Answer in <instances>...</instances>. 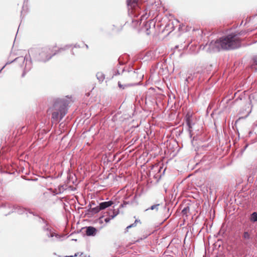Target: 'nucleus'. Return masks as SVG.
Wrapping results in <instances>:
<instances>
[{
	"label": "nucleus",
	"instance_id": "f257e3e1",
	"mask_svg": "<svg viewBox=\"0 0 257 257\" xmlns=\"http://www.w3.org/2000/svg\"><path fill=\"white\" fill-rule=\"evenodd\" d=\"M240 33H235L220 37L216 41H212L208 45L207 51L209 52H218L220 50H229L238 48L241 46L239 36Z\"/></svg>",
	"mask_w": 257,
	"mask_h": 257
},
{
	"label": "nucleus",
	"instance_id": "f03ea898",
	"mask_svg": "<svg viewBox=\"0 0 257 257\" xmlns=\"http://www.w3.org/2000/svg\"><path fill=\"white\" fill-rule=\"evenodd\" d=\"M70 100L67 97L57 98L54 99L52 107V118L56 122L60 121L67 113Z\"/></svg>",
	"mask_w": 257,
	"mask_h": 257
},
{
	"label": "nucleus",
	"instance_id": "7ed1b4c3",
	"mask_svg": "<svg viewBox=\"0 0 257 257\" xmlns=\"http://www.w3.org/2000/svg\"><path fill=\"white\" fill-rule=\"evenodd\" d=\"M56 54V52L53 53L52 49L49 47H45L41 49H31L29 50L28 57L32 55L37 61L46 62L51 59ZM29 60H31L28 58Z\"/></svg>",
	"mask_w": 257,
	"mask_h": 257
},
{
	"label": "nucleus",
	"instance_id": "20e7f679",
	"mask_svg": "<svg viewBox=\"0 0 257 257\" xmlns=\"http://www.w3.org/2000/svg\"><path fill=\"white\" fill-rule=\"evenodd\" d=\"M14 62H19L20 63H24L25 62V67L24 70L23 71V72L22 74V77H24L25 76L27 72L29 71L32 68L31 60L28 59V57L27 56V55H26L25 57H24L23 56L18 57L15 58L14 60H13L12 61L8 62L6 63L5 66L7 65L10 64Z\"/></svg>",
	"mask_w": 257,
	"mask_h": 257
},
{
	"label": "nucleus",
	"instance_id": "39448f33",
	"mask_svg": "<svg viewBox=\"0 0 257 257\" xmlns=\"http://www.w3.org/2000/svg\"><path fill=\"white\" fill-rule=\"evenodd\" d=\"M0 207L3 208H8L10 209V211L8 213L6 214V215L10 214L11 213L14 212H16L19 214H22L24 213H26V214H28V210L27 209L18 205L12 206L9 203H4L1 205Z\"/></svg>",
	"mask_w": 257,
	"mask_h": 257
},
{
	"label": "nucleus",
	"instance_id": "423d86ee",
	"mask_svg": "<svg viewBox=\"0 0 257 257\" xmlns=\"http://www.w3.org/2000/svg\"><path fill=\"white\" fill-rule=\"evenodd\" d=\"M243 245L246 247H250L252 244L253 237L251 231H244L242 235Z\"/></svg>",
	"mask_w": 257,
	"mask_h": 257
},
{
	"label": "nucleus",
	"instance_id": "0eeeda50",
	"mask_svg": "<svg viewBox=\"0 0 257 257\" xmlns=\"http://www.w3.org/2000/svg\"><path fill=\"white\" fill-rule=\"evenodd\" d=\"M193 112H188L186 116V123L188 127V131L189 133V136L191 138L192 137V128L193 125Z\"/></svg>",
	"mask_w": 257,
	"mask_h": 257
},
{
	"label": "nucleus",
	"instance_id": "6e6552de",
	"mask_svg": "<svg viewBox=\"0 0 257 257\" xmlns=\"http://www.w3.org/2000/svg\"><path fill=\"white\" fill-rule=\"evenodd\" d=\"M119 209L115 211L114 209H110L108 211H106L104 213V215L99 217V222L102 223L103 221L102 220V218L104 216H108L111 219H113L117 214H119Z\"/></svg>",
	"mask_w": 257,
	"mask_h": 257
},
{
	"label": "nucleus",
	"instance_id": "1a4fd4ad",
	"mask_svg": "<svg viewBox=\"0 0 257 257\" xmlns=\"http://www.w3.org/2000/svg\"><path fill=\"white\" fill-rule=\"evenodd\" d=\"M85 234L89 236H95L97 231V229L95 227L92 226H86L85 227Z\"/></svg>",
	"mask_w": 257,
	"mask_h": 257
},
{
	"label": "nucleus",
	"instance_id": "9d476101",
	"mask_svg": "<svg viewBox=\"0 0 257 257\" xmlns=\"http://www.w3.org/2000/svg\"><path fill=\"white\" fill-rule=\"evenodd\" d=\"M113 204V202L111 200L108 201L102 202L99 203V209L100 210H103L105 208L111 206Z\"/></svg>",
	"mask_w": 257,
	"mask_h": 257
},
{
	"label": "nucleus",
	"instance_id": "9b49d317",
	"mask_svg": "<svg viewBox=\"0 0 257 257\" xmlns=\"http://www.w3.org/2000/svg\"><path fill=\"white\" fill-rule=\"evenodd\" d=\"M233 252L236 256L239 257L244 254L245 250L242 247L239 248L238 247H236L233 249Z\"/></svg>",
	"mask_w": 257,
	"mask_h": 257
},
{
	"label": "nucleus",
	"instance_id": "f8f14e48",
	"mask_svg": "<svg viewBox=\"0 0 257 257\" xmlns=\"http://www.w3.org/2000/svg\"><path fill=\"white\" fill-rule=\"evenodd\" d=\"M118 61L119 66L118 68H117L114 71L113 76L120 75L125 71V69L124 67L120 68V66L123 65V63L120 62L119 60H118Z\"/></svg>",
	"mask_w": 257,
	"mask_h": 257
},
{
	"label": "nucleus",
	"instance_id": "ddd939ff",
	"mask_svg": "<svg viewBox=\"0 0 257 257\" xmlns=\"http://www.w3.org/2000/svg\"><path fill=\"white\" fill-rule=\"evenodd\" d=\"M40 222L45 224V225L43 227V230L44 231H50L51 230H52L49 227L48 223L44 219L41 217H40Z\"/></svg>",
	"mask_w": 257,
	"mask_h": 257
},
{
	"label": "nucleus",
	"instance_id": "4468645a",
	"mask_svg": "<svg viewBox=\"0 0 257 257\" xmlns=\"http://www.w3.org/2000/svg\"><path fill=\"white\" fill-rule=\"evenodd\" d=\"M46 235L49 237L55 236L57 240H59L61 238V236L59 234L53 232L52 230L50 231H46Z\"/></svg>",
	"mask_w": 257,
	"mask_h": 257
},
{
	"label": "nucleus",
	"instance_id": "2eb2a0df",
	"mask_svg": "<svg viewBox=\"0 0 257 257\" xmlns=\"http://www.w3.org/2000/svg\"><path fill=\"white\" fill-rule=\"evenodd\" d=\"M194 32L195 33V35L197 36V41H198V40H201V39L202 38V34H203L202 31L201 30H199L198 29L196 30H195L194 29Z\"/></svg>",
	"mask_w": 257,
	"mask_h": 257
},
{
	"label": "nucleus",
	"instance_id": "dca6fc26",
	"mask_svg": "<svg viewBox=\"0 0 257 257\" xmlns=\"http://www.w3.org/2000/svg\"><path fill=\"white\" fill-rule=\"evenodd\" d=\"M96 76L98 81L100 82L103 81L105 78V75L101 72H98L96 73Z\"/></svg>",
	"mask_w": 257,
	"mask_h": 257
},
{
	"label": "nucleus",
	"instance_id": "f3484780",
	"mask_svg": "<svg viewBox=\"0 0 257 257\" xmlns=\"http://www.w3.org/2000/svg\"><path fill=\"white\" fill-rule=\"evenodd\" d=\"M127 4L132 8H135L138 6V0H126Z\"/></svg>",
	"mask_w": 257,
	"mask_h": 257
},
{
	"label": "nucleus",
	"instance_id": "a211bd4d",
	"mask_svg": "<svg viewBox=\"0 0 257 257\" xmlns=\"http://www.w3.org/2000/svg\"><path fill=\"white\" fill-rule=\"evenodd\" d=\"M100 210V209H99V205H98L95 207L90 208L89 210H88V212H90L91 214L92 215L98 213Z\"/></svg>",
	"mask_w": 257,
	"mask_h": 257
},
{
	"label": "nucleus",
	"instance_id": "6ab92c4d",
	"mask_svg": "<svg viewBox=\"0 0 257 257\" xmlns=\"http://www.w3.org/2000/svg\"><path fill=\"white\" fill-rule=\"evenodd\" d=\"M72 46L71 44H68L64 46L63 47L60 48L58 49L57 51H56L55 52H56V54L62 52V51H65L71 48Z\"/></svg>",
	"mask_w": 257,
	"mask_h": 257
},
{
	"label": "nucleus",
	"instance_id": "aec40b11",
	"mask_svg": "<svg viewBox=\"0 0 257 257\" xmlns=\"http://www.w3.org/2000/svg\"><path fill=\"white\" fill-rule=\"evenodd\" d=\"M250 221L255 222H257V212H254L252 213L250 215V217L249 218Z\"/></svg>",
	"mask_w": 257,
	"mask_h": 257
},
{
	"label": "nucleus",
	"instance_id": "412c9836",
	"mask_svg": "<svg viewBox=\"0 0 257 257\" xmlns=\"http://www.w3.org/2000/svg\"><path fill=\"white\" fill-rule=\"evenodd\" d=\"M65 189L63 185L58 186V188L56 189V194H59L62 193Z\"/></svg>",
	"mask_w": 257,
	"mask_h": 257
},
{
	"label": "nucleus",
	"instance_id": "4be33fe9",
	"mask_svg": "<svg viewBox=\"0 0 257 257\" xmlns=\"http://www.w3.org/2000/svg\"><path fill=\"white\" fill-rule=\"evenodd\" d=\"M160 204H155V205H153L152 206H151L148 209H146V211H147L149 209H151V210H156V211H157L159 209V207L160 206Z\"/></svg>",
	"mask_w": 257,
	"mask_h": 257
},
{
	"label": "nucleus",
	"instance_id": "5701e85b",
	"mask_svg": "<svg viewBox=\"0 0 257 257\" xmlns=\"http://www.w3.org/2000/svg\"><path fill=\"white\" fill-rule=\"evenodd\" d=\"M253 63L252 67L253 69L257 71V56H255L253 58Z\"/></svg>",
	"mask_w": 257,
	"mask_h": 257
},
{
	"label": "nucleus",
	"instance_id": "b1692460",
	"mask_svg": "<svg viewBox=\"0 0 257 257\" xmlns=\"http://www.w3.org/2000/svg\"><path fill=\"white\" fill-rule=\"evenodd\" d=\"M190 227V231H188L186 233V236H185V241H186L187 239V238H189L191 235H192V230H191V226L189 227Z\"/></svg>",
	"mask_w": 257,
	"mask_h": 257
},
{
	"label": "nucleus",
	"instance_id": "393cba45",
	"mask_svg": "<svg viewBox=\"0 0 257 257\" xmlns=\"http://www.w3.org/2000/svg\"><path fill=\"white\" fill-rule=\"evenodd\" d=\"M189 211V207L188 206H185L182 211V213L183 215L187 216V212Z\"/></svg>",
	"mask_w": 257,
	"mask_h": 257
},
{
	"label": "nucleus",
	"instance_id": "a878e982",
	"mask_svg": "<svg viewBox=\"0 0 257 257\" xmlns=\"http://www.w3.org/2000/svg\"><path fill=\"white\" fill-rule=\"evenodd\" d=\"M192 81L193 78L190 76H188L185 80V81L187 82L188 83H191Z\"/></svg>",
	"mask_w": 257,
	"mask_h": 257
},
{
	"label": "nucleus",
	"instance_id": "bb28decb",
	"mask_svg": "<svg viewBox=\"0 0 257 257\" xmlns=\"http://www.w3.org/2000/svg\"><path fill=\"white\" fill-rule=\"evenodd\" d=\"M140 222V220L136 219L134 223L131 224V225L132 226V227L136 226L137 225V222Z\"/></svg>",
	"mask_w": 257,
	"mask_h": 257
},
{
	"label": "nucleus",
	"instance_id": "cd10ccee",
	"mask_svg": "<svg viewBox=\"0 0 257 257\" xmlns=\"http://www.w3.org/2000/svg\"><path fill=\"white\" fill-rule=\"evenodd\" d=\"M140 222V220L136 219L134 223L131 224V225L132 226V227L136 226L137 225V222Z\"/></svg>",
	"mask_w": 257,
	"mask_h": 257
},
{
	"label": "nucleus",
	"instance_id": "c85d7f7f",
	"mask_svg": "<svg viewBox=\"0 0 257 257\" xmlns=\"http://www.w3.org/2000/svg\"><path fill=\"white\" fill-rule=\"evenodd\" d=\"M140 222V220L136 219L134 223L131 224V225L132 226V227L136 226L137 225V222Z\"/></svg>",
	"mask_w": 257,
	"mask_h": 257
},
{
	"label": "nucleus",
	"instance_id": "c756f323",
	"mask_svg": "<svg viewBox=\"0 0 257 257\" xmlns=\"http://www.w3.org/2000/svg\"><path fill=\"white\" fill-rule=\"evenodd\" d=\"M128 204V202H124L122 204H121L119 207H125L127 204Z\"/></svg>",
	"mask_w": 257,
	"mask_h": 257
},
{
	"label": "nucleus",
	"instance_id": "7c9ffc66",
	"mask_svg": "<svg viewBox=\"0 0 257 257\" xmlns=\"http://www.w3.org/2000/svg\"><path fill=\"white\" fill-rule=\"evenodd\" d=\"M82 254H83L82 252H80H80H77V253H75L74 256L76 257V256H77L78 255L81 256ZM69 257H73V255H71Z\"/></svg>",
	"mask_w": 257,
	"mask_h": 257
},
{
	"label": "nucleus",
	"instance_id": "2f4dec72",
	"mask_svg": "<svg viewBox=\"0 0 257 257\" xmlns=\"http://www.w3.org/2000/svg\"><path fill=\"white\" fill-rule=\"evenodd\" d=\"M112 219L111 218L109 217H106L105 219H104V221L106 222V223H108L110 220Z\"/></svg>",
	"mask_w": 257,
	"mask_h": 257
},
{
	"label": "nucleus",
	"instance_id": "473e14b6",
	"mask_svg": "<svg viewBox=\"0 0 257 257\" xmlns=\"http://www.w3.org/2000/svg\"><path fill=\"white\" fill-rule=\"evenodd\" d=\"M128 72L131 73V75H133L134 76H135V75H136V73H137L138 72H136V71H128Z\"/></svg>",
	"mask_w": 257,
	"mask_h": 257
},
{
	"label": "nucleus",
	"instance_id": "72a5a7b5",
	"mask_svg": "<svg viewBox=\"0 0 257 257\" xmlns=\"http://www.w3.org/2000/svg\"><path fill=\"white\" fill-rule=\"evenodd\" d=\"M118 85L119 87L120 88H122V89L124 88V87L122 85H121L119 82H118Z\"/></svg>",
	"mask_w": 257,
	"mask_h": 257
},
{
	"label": "nucleus",
	"instance_id": "f704fd0d",
	"mask_svg": "<svg viewBox=\"0 0 257 257\" xmlns=\"http://www.w3.org/2000/svg\"><path fill=\"white\" fill-rule=\"evenodd\" d=\"M116 120V116L115 115L112 116V120L113 121H115Z\"/></svg>",
	"mask_w": 257,
	"mask_h": 257
},
{
	"label": "nucleus",
	"instance_id": "c9c22d12",
	"mask_svg": "<svg viewBox=\"0 0 257 257\" xmlns=\"http://www.w3.org/2000/svg\"><path fill=\"white\" fill-rule=\"evenodd\" d=\"M146 17V15L144 14L142 15L141 17V21H142Z\"/></svg>",
	"mask_w": 257,
	"mask_h": 257
},
{
	"label": "nucleus",
	"instance_id": "e433bc0d",
	"mask_svg": "<svg viewBox=\"0 0 257 257\" xmlns=\"http://www.w3.org/2000/svg\"><path fill=\"white\" fill-rule=\"evenodd\" d=\"M192 188V186H189H189H188V188H187V189H188V190H190V191H191ZM191 192H192V191H191Z\"/></svg>",
	"mask_w": 257,
	"mask_h": 257
},
{
	"label": "nucleus",
	"instance_id": "4c0bfd02",
	"mask_svg": "<svg viewBox=\"0 0 257 257\" xmlns=\"http://www.w3.org/2000/svg\"><path fill=\"white\" fill-rule=\"evenodd\" d=\"M131 227H132V226H131V225H128V226H127L126 227V231H127V230H128V229H130V228H131Z\"/></svg>",
	"mask_w": 257,
	"mask_h": 257
},
{
	"label": "nucleus",
	"instance_id": "58836bf2",
	"mask_svg": "<svg viewBox=\"0 0 257 257\" xmlns=\"http://www.w3.org/2000/svg\"><path fill=\"white\" fill-rule=\"evenodd\" d=\"M131 227H132V226H131V225H128V226H127L126 227V231H127V230H128V229H130V228H131Z\"/></svg>",
	"mask_w": 257,
	"mask_h": 257
},
{
	"label": "nucleus",
	"instance_id": "ea45409f",
	"mask_svg": "<svg viewBox=\"0 0 257 257\" xmlns=\"http://www.w3.org/2000/svg\"><path fill=\"white\" fill-rule=\"evenodd\" d=\"M74 47H75V48H78V47H79V46L78 45H77V44H75L74 45Z\"/></svg>",
	"mask_w": 257,
	"mask_h": 257
},
{
	"label": "nucleus",
	"instance_id": "a19ab883",
	"mask_svg": "<svg viewBox=\"0 0 257 257\" xmlns=\"http://www.w3.org/2000/svg\"><path fill=\"white\" fill-rule=\"evenodd\" d=\"M195 190H197V189H196V188H195L194 187V192H193L194 195V194H195V193H196V191H195Z\"/></svg>",
	"mask_w": 257,
	"mask_h": 257
},
{
	"label": "nucleus",
	"instance_id": "79ce46f5",
	"mask_svg": "<svg viewBox=\"0 0 257 257\" xmlns=\"http://www.w3.org/2000/svg\"><path fill=\"white\" fill-rule=\"evenodd\" d=\"M53 194L54 195H56V189L54 190V191H53Z\"/></svg>",
	"mask_w": 257,
	"mask_h": 257
},
{
	"label": "nucleus",
	"instance_id": "37998d69",
	"mask_svg": "<svg viewBox=\"0 0 257 257\" xmlns=\"http://www.w3.org/2000/svg\"><path fill=\"white\" fill-rule=\"evenodd\" d=\"M28 212H29L30 214H32L33 215H34V214H33L32 212H30V211H28Z\"/></svg>",
	"mask_w": 257,
	"mask_h": 257
},
{
	"label": "nucleus",
	"instance_id": "c03bdc74",
	"mask_svg": "<svg viewBox=\"0 0 257 257\" xmlns=\"http://www.w3.org/2000/svg\"><path fill=\"white\" fill-rule=\"evenodd\" d=\"M190 142H191V143L192 144H193V139H191Z\"/></svg>",
	"mask_w": 257,
	"mask_h": 257
},
{
	"label": "nucleus",
	"instance_id": "a18cd8bd",
	"mask_svg": "<svg viewBox=\"0 0 257 257\" xmlns=\"http://www.w3.org/2000/svg\"><path fill=\"white\" fill-rule=\"evenodd\" d=\"M71 54H72V55H74V52H73V51H71Z\"/></svg>",
	"mask_w": 257,
	"mask_h": 257
},
{
	"label": "nucleus",
	"instance_id": "49530a36",
	"mask_svg": "<svg viewBox=\"0 0 257 257\" xmlns=\"http://www.w3.org/2000/svg\"><path fill=\"white\" fill-rule=\"evenodd\" d=\"M5 66H4L1 70H0V72H1V71L2 70V69L5 67Z\"/></svg>",
	"mask_w": 257,
	"mask_h": 257
},
{
	"label": "nucleus",
	"instance_id": "de8ad7c7",
	"mask_svg": "<svg viewBox=\"0 0 257 257\" xmlns=\"http://www.w3.org/2000/svg\"><path fill=\"white\" fill-rule=\"evenodd\" d=\"M85 46H86V47L87 48H88V45H87L85 44Z\"/></svg>",
	"mask_w": 257,
	"mask_h": 257
},
{
	"label": "nucleus",
	"instance_id": "09e8293b",
	"mask_svg": "<svg viewBox=\"0 0 257 257\" xmlns=\"http://www.w3.org/2000/svg\"><path fill=\"white\" fill-rule=\"evenodd\" d=\"M205 46H203V47H202V49H204L205 48Z\"/></svg>",
	"mask_w": 257,
	"mask_h": 257
},
{
	"label": "nucleus",
	"instance_id": "8fccbe9b",
	"mask_svg": "<svg viewBox=\"0 0 257 257\" xmlns=\"http://www.w3.org/2000/svg\"><path fill=\"white\" fill-rule=\"evenodd\" d=\"M191 219H193V216H191Z\"/></svg>",
	"mask_w": 257,
	"mask_h": 257
}]
</instances>
